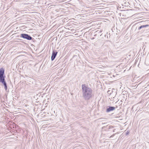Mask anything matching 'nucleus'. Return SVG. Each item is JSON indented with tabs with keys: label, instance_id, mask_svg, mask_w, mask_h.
<instances>
[{
	"label": "nucleus",
	"instance_id": "1a4fd4ad",
	"mask_svg": "<svg viewBox=\"0 0 149 149\" xmlns=\"http://www.w3.org/2000/svg\"><path fill=\"white\" fill-rule=\"evenodd\" d=\"M111 127H112L111 126H109V128H110Z\"/></svg>",
	"mask_w": 149,
	"mask_h": 149
},
{
	"label": "nucleus",
	"instance_id": "0eeeda50",
	"mask_svg": "<svg viewBox=\"0 0 149 149\" xmlns=\"http://www.w3.org/2000/svg\"><path fill=\"white\" fill-rule=\"evenodd\" d=\"M115 134H113V135H111L110 137V138L111 137H113V136Z\"/></svg>",
	"mask_w": 149,
	"mask_h": 149
},
{
	"label": "nucleus",
	"instance_id": "6e6552de",
	"mask_svg": "<svg viewBox=\"0 0 149 149\" xmlns=\"http://www.w3.org/2000/svg\"><path fill=\"white\" fill-rule=\"evenodd\" d=\"M129 133V132H127V133H126V135L128 134Z\"/></svg>",
	"mask_w": 149,
	"mask_h": 149
},
{
	"label": "nucleus",
	"instance_id": "f257e3e1",
	"mask_svg": "<svg viewBox=\"0 0 149 149\" xmlns=\"http://www.w3.org/2000/svg\"><path fill=\"white\" fill-rule=\"evenodd\" d=\"M82 95L86 100H89L92 96V90L89 87L86 86L85 84L82 85Z\"/></svg>",
	"mask_w": 149,
	"mask_h": 149
},
{
	"label": "nucleus",
	"instance_id": "39448f33",
	"mask_svg": "<svg viewBox=\"0 0 149 149\" xmlns=\"http://www.w3.org/2000/svg\"><path fill=\"white\" fill-rule=\"evenodd\" d=\"M115 108L113 107H109V108L107 109L106 110V112H109L111 111H113L115 109Z\"/></svg>",
	"mask_w": 149,
	"mask_h": 149
},
{
	"label": "nucleus",
	"instance_id": "7ed1b4c3",
	"mask_svg": "<svg viewBox=\"0 0 149 149\" xmlns=\"http://www.w3.org/2000/svg\"><path fill=\"white\" fill-rule=\"evenodd\" d=\"M21 37L23 38L26 39L28 40H31L32 39L31 37L30 36L25 34H21Z\"/></svg>",
	"mask_w": 149,
	"mask_h": 149
},
{
	"label": "nucleus",
	"instance_id": "f03ea898",
	"mask_svg": "<svg viewBox=\"0 0 149 149\" xmlns=\"http://www.w3.org/2000/svg\"><path fill=\"white\" fill-rule=\"evenodd\" d=\"M4 70L1 68L0 69V82L2 83L4 86V88L6 91L7 89V85L6 82L5 78V76L4 75Z\"/></svg>",
	"mask_w": 149,
	"mask_h": 149
},
{
	"label": "nucleus",
	"instance_id": "423d86ee",
	"mask_svg": "<svg viewBox=\"0 0 149 149\" xmlns=\"http://www.w3.org/2000/svg\"><path fill=\"white\" fill-rule=\"evenodd\" d=\"M149 26V25H148V24H146V25H141V26H139V28H138V29L139 30H140V29H141L142 28H144V27H148Z\"/></svg>",
	"mask_w": 149,
	"mask_h": 149
},
{
	"label": "nucleus",
	"instance_id": "20e7f679",
	"mask_svg": "<svg viewBox=\"0 0 149 149\" xmlns=\"http://www.w3.org/2000/svg\"><path fill=\"white\" fill-rule=\"evenodd\" d=\"M57 52H53L52 56H51V59L52 61L55 58L57 54Z\"/></svg>",
	"mask_w": 149,
	"mask_h": 149
}]
</instances>
